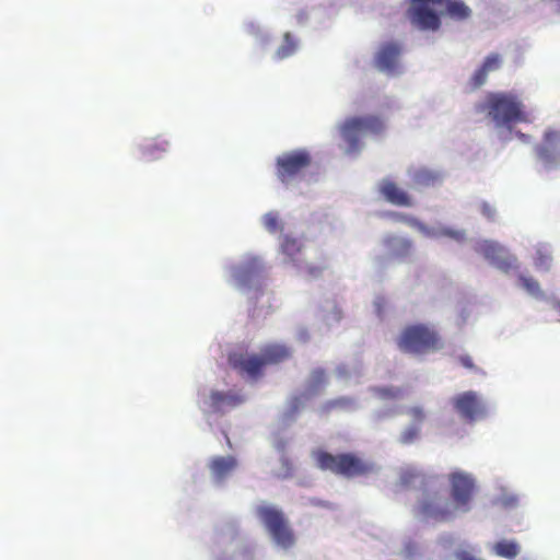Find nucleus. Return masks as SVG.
I'll return each instance as SVG.
<instances>
[{
    "label": "nucleus",
    "instance_id": "12",
    "mask_svg": "<svg viewBox=\"0 0 560 560\" xmlns=\"http://www.w3.org/2000/svg\"><path fill=\"white\" fill-rule=\"evenodd\" d=\"M538 160L546 166L555 165L560 160V131L549 129L542 141L535 148Z\"/></svg>",
    "mask_w": 560,
    "mask_h": 560
},
{
    "label": "nucleus",
    "instance_id": "41",
    "mask_svg": "<svg viewBox=\"0 0 560 560\" xmlns=\"http://www.w3.org/2000/svg\"><path fill=\"white\" fill-rule=\"evenodd\" d=\"M517 135H518L520 139L524 140V141L527 140V138H528L526 135H524L522 132H518Z\"/></svg>",
    "mask_w": 560,
    "mask_h": 560
},
{
    "label": "nucleus",
    "instance_id": "28",
    "mask_svg": "<svg viewBox=\"0 0 560 560\" xmlns=\"http://www.w3.org/2000/svg\"><path fill=\"white\" fill-rule=\"evenodd\" d=\"M420 435V427L411 424L406 428L401 433L399 441L401 444L408 445L413 443Z\"/></svg>",
    "mask_w": 560,
    "mask_h": 560
},
{
    "label": "nucleus",
    "instance_id": "26",
    "mask_svg": "<svg viewBox=\"0 0 560 560\" xmlns=\"http://www.w3.org/2000/svg\"><path fill=\"white\" fill-rule=\"evenodd\" d=\"M282 252L289 257H294L302 249V244L299 240L285 236L281 244Z\"/></svg>",
    "mask_w": 560,
    "mask_h": 560
},
{
    "label": "nucleus",
    "instance_id": "16",
    "mask_svg": "<svg viewBox=\"0 0 560 560\" xmlns=\"http://www.w3.org/2000/svg\"><path fill=\"white\" fill-rule=\"evenodd\" d=\"M435 479H436L435 477L425 476L422 471H420L419 469H417L416 467H412V466H407V467L401 468L400 474H399V485L404 488L411 487L417 481H420V485L422 488L421 499L424 498L425 482H430L431 489L434 490Z\"/></svg>",
    "mask_w": 560,
    "mask_h": 560
},
{
    "label": "nucleus",
    "instance_id": "29",
    "mask_svg": "<svg viewBox=\"0 0 560 560\" xmlns=\"http://www.w3.org/2000/svg\"><path fill=\"white\" fill-rule=\"evenodd\" d=\"M522 287L532 295H541L540 285L537 280L532 277L520 276L518 278Z\"/></svg>",
    "mask_w": 560,
    "mask_h": 560
},
{
    "label": "nucleus",
    "instance_id": "8",
    "mask_svg": "<svg viewBox=\"0 0 560 560\" xmlns=\"http://www.w3.org/2000/svg\"><path fill=\"white\" fill-rule=\"evenodd\" d=\"M312 156L306 150H294L277 158L276 174L283 184H289L310 167Z\"/></svg>",
    "mask_w": 560,
    "mask_h": 560
},
{
    "label": "nucleus",
    "instance_id": "4",
    "mask_svg": "<svg viewBox=\"0 0 560 560\" xmlns=\"http://www.w3.org/2000/svg\"><path fill=\"white\" fill-rule=\"evenodd\" d=\"M312 456L320 470L330 471L345 478L363 477L375 470V465L372 462L365 460L354 453L331 454L316 450Z\"/></svg>",
    "mask_w": 560,
    "mask_h": 560
},
{
    "label": "nucleus",
    "instance_id": "35",
    "mask_svg": "<svg viewBox=\"0 0 560 560\" xmlns=\"http://www.w3.org/2000/svg\"><path fill=\"white\" fill-rule=\"evenodd\" d=\"M480 210L483 217L488 220L493 221L495 219L497 211L488 202H482L480 206Z\"/></svg>",
    "mask_w": 560,
    "mask_h": 560
},
{
    "label": "nucleus",
    "instance_id": "5",
    "mask_svg": "<svg viewBox=\"0 0 560 560\" xmlns=\"http://www.w3.org/2000/svg\"><path fill=\"white\" fill-rule=\"evenodd\" d=\"M397 346L402 352L423 354L441 349L442 343L435 330L424 324H416L404 328Z\"/></svg>",
    "mask_w": 560,
    "mask_h": 560
},
{
    "label": "nucleus",
    "instance_id": "18",
    "mask_svg": "<svg viewBox=\"0 0 560 560\" xmlns=\"http://www.w3.org/2000/svg\"><path fill=\"white\" fill-rule=\"evenodd\" d=\"M243 402L242 396L233 392L212 390L209 397L208 407L213 412H222L225 407H236Z\"/></svg>",
    "mask_w": 560,
    "mask_h": 560
},
{
    "label": "nucleus",
    "instance_id": "33",
    "mask_svg": "<svg viewBox=\"0 0 560 560\" xmlns=\"http://www.w3.org/2000/svg\"><path fill=\"white\" fill-rule=\"evenodd\" d=\"M304 395L293 396L289 401V416L293 417L295 416L300 409L303 407L304 404Z\"/></svg>",
    "mask_w": 560,
    "mask_h": 560
},
{
    "label": "nucleus",
    "instance_id": "2",
    "mask_svg": "<svg viewBox=\"0 0 560 560\" xmlns=\"http://www.w3.org/2000/svg\"><path fill=\"white\" fill-rule=\"evenodd\" d=\"M410 5L406 16L410 24L423 32H436L441 27V16L429 5H444L445 14L455 21H466L471 16V9L463 0H407Z\"/></svg>",
    "mask_w": 560,
    "mask_h": 560
},
{
    "label": "nucleus",
    "instance_id": "42",
    "mask_svg": "<svg viewBox=\"0 0 560 560\" xmlns=\"http://www.w3.org/2000/svg\"><path fill=\"white\" fill-rule=\"evenodd\" d=\"M376 307H377V313L381 314L382 313L381 302H376Z\"/></svg>",
    "mask_w": 560,
    "mask_h": 560
},
{
    "label": "nucleus",
    "instance_id": "30",
    "mask_svg": "<svg viewBox=\"0 0 560 560\" xmlns=\"http://www.w3.org/2000/svg\"><path fill=\"white\" fill-rule=\"evenodd\" d=\"M502 59L499 54H490L483 61L480 70H497L501 67Z\"/></svg>",
    "mask_w": 560,
    "mask_h": 560
},
{
    "label": "nucleus",
    "instance_id": "39",
    "mask_svg": "<svg viewBox=\"0 0 560 560\" xmlns=\"http://www.w3.org/2000/svg\"><path fill=\"white\" fill-rule=\"evenodd\" d=\"M322 271H323V267L311 266L307 269L308 275L312 277H317L318 275L322 273Z\"/></svg>",
    "mask_w": 560,
    "mask_h": 560
},
{
    "label": "nucleus",
    "instance_id": "44",
    "mask_svg": "<svg viewBox=\"0 0 560 560\" xmlns=\"http://www.w3.org/2000/svg\"><path fill=\"white\" fill-rule=\"evenodd\" d=\"M296 16H306L305 12H300Z\"/></svg>",
    "mask_w": 560,
    "mask_h": 560
},
{
    "label": "nucleus",
    "instance_id": "37",
    "mask_svg": "<svg viewBox=\"0 0 560 560\" xmlns=\"http://www.w3.org/2000/svg\"><path fill=\"white\" fill-rule=\"evenodd\" d=\"M486 74H487V72H477L474 75V88H479L480 85H482L485 83Z\"/></svg>",
    "mask_w": 560,
    "mask_h": 560
},
{
    "label": "nucleus",
    "instance_id": "27",
    "mask_svg": "<svg viewBox=\"0 0 560 560\" xmlns=\"http://www.w3.org/2000/svg\"><path fill=\"white\" fill-rule=\"evenodd\" d=\"M262 223L266 230L270 233H277L278 231H281L279 215L276 212L266 213L264 215Z\"/></svg>",
    "mask_w": 560,
    "mask_h": 560
},
{
    "label": "nucleus",
    "instance_id": "10",
    "mask_svg": "<svg viewBox=\"0 0 560 560\" xmlns=\"http://www.w3.org/2000/svg\"><path fill=\"white\" fill-rule=\"evenodd\" d=\"M477 252L502 272L508 273L517 267L516 257L497 242L483 241L478 245Z\"/></svg>",
    "mask_w": 560,
    "mask_h": 560
},
{
    "label": "nucleus",
    "instance_id": "31",
    "mask_svg": "<svg viewBox=\"0 0 560 560\" xmlns=\"http://www.w3.org/2000/svg\"><path fill=\"white\" fill-rule=\"evenodd\" d=\"M407 413L411 418L412 424H416L418 427H420V424L425 420L427 417L423 408L419 406L409 408Z\"/></svg>",
    "mask_w": 560,
    "mask_h": 560
},
{
    "label": "nucleus",
    "instance_id": "13",
    "mask_svg": "<svg viewBox=\"0 0 560 560\" xmlns=\"http://www.w3.org/2000/svg\"><path fill=\"white\" fill-rule=\"evenodd\" d=\"M401 55L400 43L395 40L382 43L374 55V65L378 70H396L400 66Z\"/></svg>",
    "mask_w": 560,
    "mask_h": 560
},
{
    "label": "nucleus",
    "instance_id": "9",
    "mask_svg": "<svg viewBox=\"0 0 560 560\" xmlns=\"http://www.w3.org/2000/svg\"><path fill=\"white\" fill-rule=\"evenodd\" d=\"M452 405L459 417L468 423H474L486 418L488 415L485 400L474 390H467L454 396Z\"/></svg>",
    "mask_w": 560,
    "mask_h": 560
},
{
    "label": "nucleus",
    "instance_id": "1",
    "mask_svg": "<svg viewBox=\"0 0 560 560\" xmlns=\"http://www.w3.org/2000/svg\"><path fill=\"white\" fill-rule=\"evenodd\" d=\"M451 497H446L444 488L425 482L424 498L418 501L417 512L425 520L434 522L451 521L456 512H468L472 500L476 483L471 475L464 471H453L448 475Z\"/></svg>",
    "mask_w": 560,
    "mask_h": 560
},
{
    "label": "nucleus",
    "instance_id": "38",
    "mask_svg": "<svg viewBox=\"0 0 560 560\" xmlns=\"http://www.w3.org/2000/svg\"><path fill=\"white\" fill-rule=\"evenodd\" d=\"M282 464H283V466L287 469V474L284 475V477L291 476L292 475V463L290 462V459L283 457L282 458Z\"/></svg>",
    "mask_w": 560,
    "mask_h": 560
},
{
    "label": "nucleus",
    "instance_id": "22",
    "mask_svg": "<svg viewBox=\"0 0 560 560\" xmlns=\"http://www.w3.org/2000/svg\"><path fill=\"white\" fill-rule=\"evenodd\" d=\"M299 46V42L291 35V33H284L282 44L276 50V57L278 59L287 58L293 55Z\"/></svg>",
    "mask_w": 560,
    "mask_h": 560
},
{
    "label": "nucleus",
    "instance_id": "6",
    "mask_svg": "<svg viewBox=\"0 0 560 560\" xmlns=\"http://www.w3.org/2000/svg\"><path fill=\"white\" fill-rule=\"evenodd\" d=\"M256 514L277 546L289 549L294 545V533L281 510L273 505L261 504L257 506Z\"/></svg>",
    "mask_w": 560,
    "mask_h": 560
},
{
    "label": "nucleus",
    "instance_id": "23",
    "mask_svg": "<svg viewBox=\"0 0 560 560\" xmlns=\"http://www.w3.org/2000/svg\"><path fill=\"white\" fill-rule=\"evenodd\" d=\"M551 252L547 245H538L534 256V265L537 269L548 270L551 265Z\"/></svg>",
    "mask_w": 560,
    "mask_h": 560
},
{
    "label": "nucleus",
    "instance_id": "20",
    "mask_svg": "<svg viewBox=\"0 0 560 560\" xmlns=\"http://www.w3.org/2000/svg\"><path fill=\"white\" fill-rule=\"evenodd\" d=\"M491 550L498 557L513 560L520 555L521 547L516 540L502 539L493 544Z\"/></svg>",
    "mask_w": 560,
    "mask_h": 560
},
{
    "label": "nucleus",
    "instance_id": "14",
    "mask_svg": "<svg viewBox=\"0 0 560 560\" xmlns=\"http://www.w3.org/2000/svg\"><path fill=\"white\" fill-rule=\"evenodd\" d=\"M208 467L213 480L221 483L236 469L237 460L232 455L214 456L209 460Z\"/></svg>",
    "mask_w": 560,
    "mask_h": 560
},
{
    "label": "nucleus",
    "instance_id": "24",
    "mask_svg": "<svg viewBox=\"0 0 560 560\" xmlns=\"http://www.w3.org/2000/svg\"><path fill=\"white\" fill-rule=\"evenodd\" d=\"M326 382V373L323 369H315L311 373L310 383L307 385V394H316Z\"/></svg>",
    "mask_w": 560,
    "mask_h": 560
},
{
    "label": "nucleus",
    "instance_id": "45",
    "mask_svg": "<svg viewBox=\"0 0 560 560\" xmlns=\"http://www.w3.org/2000/svg\"><path fill=\"white\" fill-rule=\"evenodd\" d=\"M556 307L560 311V302L556 304Z\"/></svg>",
    "mask_w": 560,
    "mask_h": 560
},
{
    "label": "nucleus",
    "instance_id": "34",
    "mask_svg": "<svg viewBox=\"0 0 560 560\" xmlns=\"http://www.w3.org/2000/svg\"><path fill=\"white\" fill-rule=\"evenodd\" d=\"M438 178V176L429 171H419L416 174V180L421 184H430L431 182H434Z\"/></svg>",
    "mask_w": 560,
    "mask_h": 560
},
{
    "label": "nucleus",
    "instance_id": "36",
    "mask_svg": "<svg viewBox=\"0 0 560 560\" xmlns=\"http://www.w3.org/2000/svg\"><path fill=\"white\" fill-rule=\"evenodd\" d=\"M459 362L466 369H469V370H474L475 369V364L472 362V359L469 355H467V354L466 355H460L459 357Z\"/></svg>",
    "mask_w": 560,
    "mask_h": 560
},
{
    "label": "nucleus",
    "instance_id": "11",
    "mask_svg": "<svg viewBox=\"0 0 560 560\" xmlns=\"http://www.w3.org/2000/svg\"><path fill=\"white\" fill-rule=\"evenodd\" d=\"M229 364L242 375L257 380L265 368L260 353L233 352L229 355Z\"/></svg>",
    "mask_w": 560,
    "mask_h": 560
},
{
    "label": "nucleus",
    "instance_id": "17",
    "mask_svg": "<svg viewBox=\"0 0 560 560\" xmlns=\"http://www.w3.org/2000/svg\"><path fill=\"white\" fill-rule=\"evenodd\" d=\"M261 359L264 364L276 365L280 364L291 358V349L282 343H268L260 349Z\"/></svg>",
    "mask_w": 560,
    "mask_h": 560
},
{
    "label": "nucleus",
    "instance_id": "25",
    "mask_svg": "<svg viewBox=\"0 0 560 560\" xmlns=\"http://www.w3.org/2000/svg\"><path fill=\"white\" fill-rule=\"evenodd\" d=\"M374 394L384 400H395L401 397L402 390L398 387H375Z\"/></svg>",
    "mask_w": 560,
    "mask_h": 560
},
{
    "label": "nucleus",
    "instance_id": "19",
    "mask_svg": "<svg viewBox=\"0 0 560 560\" xmlns=\"http://www.w3.org/2000/svg\"><path fill=\"white\" fill-rule=\"evenodd\" d=\"M264 270L261 260L258 257H252L236 270L235 277L241 284H247L254 277H259Z\"/></svg>",
    "mask_w": 560,
    "mask_h": 560
},
{
    "label": "nucleus",
    "instance_id": "7",
    "mask_svg": "<svg viewBox=\"0 0 560 560\" xmlns=\"http://www.w3.org/2000/svg\"><path fill=\"white\" fill-rule=\"evenodd\" d=\"M384 127V121L378 116L351 117L342 124L340 132L349 144V151H357L361 135H378Z\"/></svg>",
    "mask_w": 560,
    "mask_h": 560
},
{
    "label": "nucleus",
    "instance_id": "40",
    "mask_svg": "<svg viewBox=\"0 0 560 560\" xmlns=\"http://www.w3.org/2000/svg\"><path fill=\"white\" fill-rule=\"evenodd\" d=\"M390 215L396 220H400V221H405V222L411 221V219L409 217L401 214V213L393 212Z\"/></svg>",
    "mask_w": 560,
    "mask_h": 560
},
{
    "label": "nucleus",
    "instance_id": "3",
    "mask_svg": "<svg viewBox=\"0 0 560 560\" xmlns=\"http://www.w3.org/2000/svg\"><path fill=\"white\" fill-rule=\"evenodd\" d=\"M475 112L485 114L497 126L510 127L516 122L528 121L521 100L513 93H488L483 101L475 105Z\"/></svg>",
    "mask_w": 560,
    "mask_h": 560
},
{
    "label": "nucleus",
    "instance_id": "21",
    "mask_svg": "<svg viewBox=\"0 0 560 560\" xmlns=\"http://www.w3.org/2000/svg\"><path fill=\"white\" fill-rule=\"evenodd\" d=\"M354 401L350 397H338L324 402L320 407L323 413H330L334 410H349L353 408Z\"/></svg>",
    "mask_w": 560,
    "mask_h": 560
},
{
    "label": "nucleus",
    "instance_id": "15",
    "mask_svg": "<svg viewBox=\"0 0 560 560\" xmlns=\"http://www.w3.org/2000/svg\"><path fill=\"white\" fill-rule=\"evenodd\" d=\"M380 192L392 205L399 207L412 206L410 196L392 180H383L380 185Z\"/></svg>",
    "mask_w": 560,
    "mask_h": 560
},
{
    "label": "nucleus",
    "instance_id": "43",
    "mask_svg": "<svg viewBox=\"0 0 560 560\" xmlns=\"http://www.w3.org/2000/svg\"><path fill=\"white\" fill-rule=\"evenodd\" d=\"M404 244H405V246H406L407 248H410V247H411V243H410V242H408V241H405V242H404Z\"/></svg>",
    "mask_w": 560,
    "mask_h": 560
},
{
    "label": "nucleus",
    "instance_id": "32",
    "mask_svg": "<svg viewBox=\"0 0 560 560\" xmlns=\"http://www.w3.org/2000/svg\"><path fill=\"white\" fill-rule=\"evenodd\" d=\"M439 235L450 237L452 240H455L456 242H463L466 237L465 231L453 230L450 228H444V229L440 230Z\"/></svg>",
    "mask_w": 560,
    "mask_h": 560
}]
</instances>
